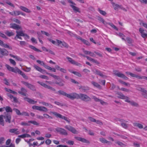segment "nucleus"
<instances>
[{"instance_id":"50","label":"nucleus","mask_w":147,"mask_h":147,"mask_svg":"<svg viewBox=\"0 0 147 147\" xmlns=\"http://www.w3.org/2000/svg\"><path fill=\"white\" fill-rule=\"evenodd\" d=\"M98 11L103 16H105L107 14L106 13L105 11L101 10L100 9H98Z\"/></svg>"},{"instance_id":"6","label":"nucleus","mask_w":147,"mask_h":147,"mask_svg":"<svg viewBox=\"0 0 147 147\" xmlns=\"http://www.w3.org/2000/svg\"><path fill=\"white\" fill-rule=\"evenodd\" d=\"M5 66L9 71H11L16 73H18L19 74L21 71V70L17 67H16L14 68L13 67H11L7 64H6Z\"/></svg>"},{"instance_id":"3","label":"nucleus","mask_w":147,"mask_h":147,"mask_svg":"<svg viewBox=\"0 0 147 147\" xmlns=\"http://www.w3.org/2000/svg\"><path fill=\"white\" fill-rule=\"evenodd\" d=\"M37 83L43 87L50 89L51 91L55 93H57V92L56 91V89L53 87L48 85L43 82H41L39 81L37 82Z\"/></svg>"},{"instance_id":"25","label":"nucleus","mask_w":147,"mask_h":147,"mask_svg":"<svg viewBox=\"0 0 147 147\" xmlns=\"http://www.w3.org/2000/svg\"><path fill=\"white\" fill-rule=\"evenodd\" d=\"M86 57L87 58V59L89 60L90 61H92V62L95 63L96 64H99V63L98 62V61L92 58L91 57H90L88 56H86Z\"/></svg>"},{"instance_id":"62","label":"nucleus","mask_w":147,"mask_h":147,"mask_svg":"<svg viewBox=\"0 0 147 147\" xmlns=\"http://www.w3.org/2000/svg\"><path fill=\"white\" fill-rule=\"evenodd\" d=\"M39 77L45 79L46 80H49V78L47 76H46L45 75H40V76Z\"/></svg>"},{"instance_id":"49","label":"nucleus","mask_w":147,"mask_h":147,"mask_svg":"<svg viewBox=\"0 0 147 147\" xmlns=\"http://www.w3.org/2000/svg\"><path fill=\"white\" fill-rule=\"evenodd\" d=\"M36 62L39 64H40L41 65H43L44 67H45L46 65L43 61H41L40 60H37Z\"/></svg>"},{"instance_id":"24","label":"nucleus","mask_w":147,"mask_h":147,"mask_svg":"<svg viewBox=\"0 0 147 147\" xmlns=\"http://www.w3.org/2000/svg\"><path fill=\"white\" fill-rule=\"evenodd\" d=\"M70 6L72 8L74 11L76 12H78L80 13V10L79 8L78 7L74 6L73 5H70Z\"/></svg>"},{"instance_id":"43","label":"nucleus","mask_w":147,"mask_h":147,"mask_svg":"<svg viewBox=\"0 0 147 147\" xmlns=\"http://www.w3.org/2000/svg\"><path fill=\"white\" fill-rule=\"evenodd\" d=\"M116 143L118 144L119 145L122 147H125L126 146V145L124 144L122 142H121L119 141H117L116 142Z\"/></svg>"},{"instance_id":"29","label":"nucleus","mask_w":147,"mask_h":147,"mask_svg":"<svg viewBox=\"0 0 147 147\" xmlns=\"http://www.w3.org/2000/svg\"><path fill=\"white\" fill-rule=\"evenodd\" d=\"M129 103L133 106L136 107H138L139 106L138 104L134 101H130Z\"/></svg>"},{"instance_id":"14","label":"nucleus","mask_w":147,"mask_h":147,"mask_svg":"<svg viewBox=\"0 0 147 147\" xmlns=\"http://www.w3.org/2000/svg\"><path fill=\"white\" fill-rule=\"evenodd\" d=\"M138 90L142 92V95L144 98L147 99V91L143 88H140Z\"/></svg>"},{"instance_id":"4","label":"nucleus","mask_w":147,"mask_h":147,"mask_svg":"<svg viewBox=\"0 0 147 147\" xmlns=\"http://www.w3.org/2000/svg\"><path fill=\"white\" fill-rule=\"evenodd\" d=\"M113 74L115 76L122 78L125 80H127L128 78L124 74L120 72L119 71L115 70L113 71Z\"/></svg>"},{"instance_id":"1","label":"nucleus","mask_w":147,"mask_h":147,"mask_svg":"<svg viewBox=\"0 0 147 147\" xmlns=\"http://www.w3.org/2000/svg\"><path fill=\"white\" fill-rule=\"evenodd\" d=\"M51 113L55 116L57 118L63 119L68 123H69L70 122V120L66 117L64 116L61 115L55 112H51Z\"/></svg>"},{"instance_id":"5","label":"nucleus","mask_w":147,"mask_h":147,"mask_svg":"<svg viewBox=\"0 0 147 147\" xmlns=\"http://www.w3.org/2000/svg\"><path fill=\"white\" fill-rule=\"evenodd\" d=\"M22 83L30 89L33 91H36V87L34 85L29 83L27 82L24 81H22Z\"/></svg>"},{"instance_id":"32","label":"nucleus","mask_w":147,"mask_h":147,"mask_svg":"<svg viewBox=\"0 0 147 147\" xmlns=\"http://www.w3.org/2000/svg\"><path fill=\"white\" fill-rule=\"evenodd\" d=\"M19 74H20L26 80H28V76H26L24 73L22 71H20Z\"/></svg>"},{"instance_id":"38","label":"nucleus","mask_w":147,"mask_h":147,"mask_svg":"<svg viewBox=\"0 0 147 147\" xmlns=\"http://www.w3.org/2000/svg\"><path fill=\"white\" fill-rule=\"evenodd\" d=\"M47 74L49 75L50 76L52 77L55 79L58 80L59 78V76H57L56 75L50 73H47Z\"/></svg>"},{"instance_id":"13","label":"nucleus","mask_w":147,"mask_h":147,"mask_svg":"<svg viewBox=\"0 0 147 147\" xmlns=\"http://www.w3.org/2000/svg\"><path fill=\"white\" fill-rule=\"evenodd\" d=\"M10 27L14 29L18 30L19 29H22V27L19 25L17 24H10Z\"/></svg>"},{"instance_id":"47","label":"nucleus","mask_w":147,"mask_h":147,"mask_svg":"<svg viewBox=\"0 0 147 147\" xmlns=\"http://www.w3.org/2000/svg\"><path fill=\"white\" fill-rule=\"evenodd\" d=\"M126 39L129 44H131L133 42V40L129 37H127Z\"/></svg>"},{"instance_id":"10","label":"nucleus","mask_w":147,"mask_h":147,"mask_svg":"<svg viewBox=\"0 0 147 147\" xmlns=\"http://www.w3.org/2000/svg\"><path fill=\"white\" fill-rule=\"evenodd\" d=\"M11 115L10 114L7 113L4 116V118L6 122L10 123H11Z\"/></svg>"},{"instance_id":"20","label":"nucleus","mask_w":147,"mask_h":147,"mask_svg":"<svg viewBox=\"0 0 147 147\" xmlns=\"http://www.w3.org/2000/svg\"><path fill=\"white\" fill-rule=\"evenodd\" d=\"M24 99L25 100H26L30 104H34L37 102V101H35L34 100L25 97L24 98Z\"/></svg>"},{"instance_id":"17","label":"nucleus","mask_w":147,"mask_h":147,"mask_svg":"<svg viewBox=\"0 0 147 147\" xmlns=\"http://www.w3.org/2000/svg\"><path fill=\"white\" fill-rule=\"evenodd\" d=\"M118 120L121 121V125L123 128L125 129H127V124L126 123H123V122H127V121H125L123 119H118Z\"/></svg>"},{"instance_id":"2","label":"nucleus","mask_w":147,"mask_h":147,"mask_svg":"<svg viewBox=\"0 0 147 147\" xmlns=\"http://www.w3.org/2000/svg\"><path fill=\"white\" fill-rule=\"evenodd\" d=\"M79 99L86 102H90L92 100L91 98L87 95L82 93L79 94Z\"/></svg>"},{"instance_id":"33","label":"nucleus","mask_w":147,"mask_h":147,"mask_svg":"<svg viewBox=\"0 0 147 147\" xmlns=\"http://www.w3.org/2000/svg\"><path fill=\"white\" fill-rule=\"evenodd\" d=\"M39 111L43 112H47L48 111L46 107L42 106H40Z\"/></svg>"},{"instance_id":"11","label":"nucleus","mask_w":147,"mask_h":147,"mask_svg":"<svg viewBox=\"0 0 147 147\" xmlns=\"http://www.w3.org/2000/svg\"><path fill=\"white\" fill-rule=\"evenodd\" d=\"M93 73L97 75H99L102 78L106 77V76L103 74V73L99 70L96 69H94L92 70Z\"/></svg>"},{"instance_id":"48","label":"nucleus","mask_w":147,"mask_h":147,"mask_svg":"<svg viewBox=\"0 0 147 147\" xmlns=\"http://www.w3.org/2000/svg\"><path fill=\"white\" fill-rule=\"evenodd\" d=\"M133 77H135L139 79H143L144 76H140L134 74Z\"/></svg>"},{"instance_id":"26","label":"nucleus","mask_w":147,"mask_h":147,"mask_svg":"<svg viewBox=\"0 0 147 147\" xmlns=\"http://www.w3.org/2000/svg\"><path fill=\"white\" fill-rule=\"evenodd\" d=\"M57 92V94H58L59 95H61L65 96L67 97V96L68 94L67 93L63 90H59Z\"/></svg>"},{"instance_id":"41","label":"nucleus","mask_w":147,"mask_h":147,"mask_svg":"<svg viewBox=\"0 0 147 147\" xmlns=\"http://www.w3.org/2000/svg\"><path fill=\"white\" fill-rule=\"evenodd\" d=\"M16 33H17L16 35H18L20 36H24V34L23 33L22 31H16Z\"/></svg>"},{"instance_id":"59","label":"nucleus","mask_w":147,"mask_h":147,"mask_svg":"<svg viewBox=\"0 0 147 147\" xmlns=\"http://www.w3.org/2000/svg\"><path fill=\"white\" fill-rule=\"evenodd\" d=\"M10 63L12 64L13 65H16V63L15 61L13 59H9Z\"/></svg>"},{"instance_id":"7","label":"nucleus","mask_w":147,"mask_h":147,"mask_svg":"<svg viewBox=\"0 0 147 147\" xmlns=\"http://www.w3.org/2000/svg\"><path fill=\"white\" fill-rule=\"evenodd\" d=\"M79 94H78L75 92H73L70 94H67V97L72 100L75 99H79Z\"/></svg>"},{"instance_id":"52","label":"nucleus","mask_w":147,"mask_h":147,"mask_svg":"<svg viewBox=\"0 0 147 147\" xmlns=\"http://www.w3.org/2000/svg\"><path fill=\"white\" fill-rule=\"evenodd\" d=\"M123 99H125V101L128 103H129L130 100L129 98L127 96H125Z\"/></svg>"},{"instance_id":"30","label":"nucleus","mask_w":147,"mask_h":147,"mask_svg":"<svg viewBox=\"0 0 147 147\" xmlns=\"http://www.w3.org/2000/svg\"><path fill=\"white\" fill-rule=\"evenodd\" d=\"M91 84H93L95 87H96L98 88H99L100 89L101 88V86H100L96 82H95L94 81H92L91 82Z\"/></svg>"},{"instance_id":"36","label":"nucleus","mask_w":147,"mask_h":147,"mask_svg":"<svg viewBox=\"0 0 147 147\" xmlns=\"http://www.w3.org/2000/svg\"><path fill=\"white\" fill-rule=\"evenodd\" d=\"M29 47L31 49H32L34 50V51H37V52H41V51L37 49L35 47L33 46L32 45H29Z\"/></svg>"},{"instance_id":"54","label":"nucleus","mask_w":147,"mask_h":147,"mask_svg":"<svg viewBox=\"0 0 147 147\" xmlns=\"http://www.w3.org/2000/svg\"><path fill=\"white\" fill-rule=\"evenodd\" d=\"M73 74L79 77H81L82 76V75L80 73L77 71H75L73 73Z\"/></svg>"},{"instance_id":"53","label":"nucleus","mask_w":147,"mask_h":147,"mask_svg":"<svg viewBox=\"0 0 147 147\" xmlns=\"http://www.w3.org/2000/svg\"><path fill=\"white\" fill-rule=\"evenodd\" d=\"M54 103L56 105L61 106H65L64 104L55 101Z\"/></svg>"},{"instance_id":"51","label":"nucleus","mask_w":147,"mask_h":147,"mask_svg":"<svg viewBox=\"0 0 147 147\" xmlns=\"http://www.w3.org/2000/svg\"><path fill=\"white\" fill-rule=\"evenodd\" d=\"M13 110L15 111L17 115H21V113H20V111L18 109L14 108L13 109Z\"/></svg>"},{"instance_id":"42","label":"nucleus","mask_w":147,"mask_h":147,"mask_svg":"<svg viewBox=\"0 0 147 147\" xmlns=\"http://www.w3.org/2000/svg\"><path fill=\"white\" fill-rule=\"evenodd\" d=\"M134 126L138 127L140 129H142L143 128V125L141 124L136 123H134Z\"/></svg>"},{"instance_id":"27","label":"nucleus","mask_w":147,"mask_h":147,"mask_svg":"<svg viewBox=\"0 0 147 147\" xmlns=\"http://www.w3.org/2000/svg\"><path fill=\"white\" fill-rule=\"evenodd\" d=\"M4 116L3 115H0V124L2 126H4L5 122L3 120Z\"/></svg>"},{"instance_id":"60","label":"nucleus","mask_w":147,"mask_h":147,"mask_svg":"<svg viewBox=\"0 0 147 147\" xmlns=\"http://www.w3.org/2000/svg\"><path fill=\"white\" fill-rule=\"evenodd\" d=\"M21 11H14V14L15 16H18L20 14Z\"/></svg>"},{"instance_id":"8","label":"nucleus","mask_w":147,"mask_h":147,"mask_svg":"<svg viewBox=\"0 0 147 147\" xmlns=\"http://www.w3.org/2000/svg\"><path fill=\"white\" fill-rule=\"evenodd\" d=\"M64 127L74 134H77L79 133L78 131L76 130L74 128L70 125H66Z\"/></svg>"},{"instance_id":"28","label":"nucleus","mask_w":147,"mask_h":147,"mask_svg":"<svg viewBox=\"0 0 147 147\" xmlns=\"http://www.w3.org/2000/svg\"><path fill=\"white\" fill-rule=\"evenodd\" d=\"M18 129H12L9 130V132L11 133H15L17 134H19V132L18 131H16Z\"/></svg>"},{"instance_id":"45","label":"nucleus","mask_w":147,"mask_h":147,"mask_svg":"<svg viewBox=\"0 0 147 147\" xmlns=\"http://www.w3.org/2000/svg\"><path fill=\"white\" fill-rule=\"evenodd\" d=\"M99 140L102 143H107L108 142L105 139L103 138H100Z\"/></svg>"},{"instance_id":"37","label":"nucleus","mask_w":147,"mask_h":147,"mask_svg":"<svg viewBox=\"0 0 147 147\" xmlns=\"http://www.w3.org/2000/svg\"><path fill=\"white\" fill-rule=\"evenodd\" d=\"M112 4L113 7L115 10H116L118 8H119V5L115 4V3L113 2H112Z\"/></svg>"},{"instance_id":"31","label":"nucleus","mask_w":147,"mask_h":147,"mask_svg":"<svg viewBox=\"0 0 147 147\" xmlns=\"http://www.w3.org/2000/svg\"><path fill=\"white\" fill-rule=\"evenodd\" d=\"M5 33L8 36H11L14 35V33L12 32H9L8 31H6Z\"/></svg>"},{"instance_id":"61","label":"nucleus","mask_w":147,"mask_h":147,"mask_svg":"<svg viewBox=\"0 0 147 147\" xmlns=\"http://www.w3.org/2000/svg\"><path fill=\"white\" fill-rule=\"evenodd\" d=\"M92 98L96 102H98L100 99L97 98L95 96H92Z\"/></svg>"},{"instance_id":"21","label":"nucleus","mask_w":147,"mask_h":147,"mask_svg":"<svg viewBox=\"0 0 147 147\" xmlns=\"http://www.w3.org/2000/svg\"><path fill=\"white\" fill-rule=\"evenodd\" d=\"M19 8L22 11L27 13H30L31 12L30 10L25 7L22 6H20V7Z\"/></svg>"},{"instance_id":"23","label":"nucleus","mask_w":147,"mask_h":147,"mask_svg":"<svg viewBox=\"0 0 147 147\" xmlns=\"http://www.w3.org/2000/svg\"><path fill=\"white\" fill-rule=\"evenodd\" d=\"M116 94L118 95L117 97L119 98L123 99L125 96L121 92H117Z\"/></svg>"},{"instance_id":"39","label":"nucleus","mask_w":147,"mask_h":147,"mask_svg":"<svg viewBox=\"0 0 147 147\" xmlns=\"http://www.w3.org/2000/svg\"><path fill=\"white\" fill-rule=\"evenodd\" d=\"M28 123L33 124L34 125H39V123L35 121H28Z\"/></svg>"},{"instance_id":"57","label":"nucleus","mask_w":147,"mask_h":147,"mask_svg":"<svg viewBox=\"0 0 147 147\" xmlns=\"http://www.w3.org/2000/svg\"><path fill=\"white\" fill-rule=\"evenodd\" d=\"M98 19L100 22H102L103 24H105V20L104 19L101 17L98 16Z\"/></svg>"},{"instance_id":"18","label":"nucleus","mask_w":147,"mask_h":147,"mask_svg":"<svg viewBox=\"0 0 147 147\" xmlns=\"http://www.w3.org/2000/svg\"><path fill=\"white\" fill-rule=\"evenodd\" d=\"M34 67V68L36 69L38 71H39L42 73H45L46 72V71L44 69H42L40 67H39L37 65H34L33 66Z\"/></svg>"},{"instance_id":"46","label":"nucleus","mask_w":147,"mask_h":147,"mask_svg":"<svg viewBox=\"0 0 147 147\" xmlns=\"http://www.w3.org/2000/svg\"><path fill=\"white\" fill-rule=\"evenodd\" d=\"M81 41L87 45H90L89 42L88 41H87L84 39H83Z\"/></svg>"},{"instance_id":"58","label":"nucleus","mask_w":147,"mask_h":147,"mask_svg":"<svg viewBox=\"0 0 147 147\" xmlns=\"http://www.w3.org/2000/svg\"><path fill=\"white\" fill-rule=\"evenodd\" d=\"M3 81L4 84L8 86L9 85V83L8 82V80L6 79L5 78L4 79Z\"/></svg>"},{"instance_id":"22","label":"nucleus","mask_w":147,"mask_h":147,"mask_svg":"<svg viewBox=\"0 0 147 147\" xmlns=\"http://www.w3.org/2000/svg\"><path fill=\"white\" fill-rule=\"evenodd\" d=\"M79 89L81 90L83 92H85L89 90V88L88 86H81L79 87Z\"/></svg>"},{"instance_id":"63","label":"nucleus","mask_w":147,"mask_h":147,"mask_svg":"<svg viewBox=\"0 0 147 147\" xmlns=\"http://www.w3.org/2000/svg\"><path fill=\"white\" fill-rule=\"evenodd\" d=\"M21 115L27 116H29L28 113L26 112H23L21 113Z\"/></svg>"},{"instance_id":"64","label":"nucleus","mask_w":147,"mask_h":147,"mask_svg":"<svg viewBox=\"0 0 147 147\" xmlns=\"http://www.w3.org/2000/svg\"><path fill=\"white\" fill-rule=\"evenodd\" d=\"M0 36L1 37L5 38L6 39H7L8 38L6 36L3 34L2 33H1L0 32Z\"/></svg>"},{"instance_id":"16","label":"nucleus","mask_w":147,"mask_h":147,"mask_svg":"<svg viewBox=\"0 0 147 147\" xmlns=\"http://www.w3.org/2000/svg\"><path fill=\"white\" fill-rule=\"evenodd\" d=\"M27 92V91L23 87L21 88L20 91H19L18 92L19 93L24 96H26Z\"/></svg>"},{"instance_id":"12","label":"nucleus","mask_w":147,"mask_h":147,"mask_svg":"<svg viewBox=\"0 0 147 147\" xmlns=\"http://www.w3.org/2000/svg\"><path fill=\"white\" fill-rule=\"evenodd\" d=\"M74 138L77 140L81 141L82 142L88 144L90 143V142L88 140H86L85 138L77 136H75Z\"/></svg>"},{"instance_id":"55","label":"nucleus","mask_w":147,"mask_h":147,"mask_svg":"<svg viewBox=\"0 0 147 147\" xmlns=\"http://www.w3.org/2000/svg\"><path fill=\"white\" fill-rule=\"evenodd\" d=\"M139 31L141 34V36H142V34H144L145 33L144 32V30L142 28H140L139 29Z\"/></svg>"},{"instance_id":"35","label":"nucleus","mask_w":147,"mask_h":147,"mask_svg":"<svg viewBox=\"0 0 147 147\" xmlns=\"http://www.w3.org/2000/svg\"><path fill=\"white\" fill-rule=\"evenodd\" d=\"M4 109H5V111L7 113L9 112H12V109L9 106H7L5 107H4Z\"/></svg>"},{"instance_id":"34","label":"nucleus","mask_w":147,"mask_h":147,"mask_svg":"<svg viewBox=\"0 0 147 147\" xmlns=\"http://www.w3.org/2000/svg\"><path fill=\"white\" fill-rule=\"evenodd\" d=\"M66 58L67 59L68 61L71 63L74 64L75 61V60L72 58L69 57H67Z\"/></svg>"},{"instance_id":"19","label":"nucleus","mask_w":147,"mask_h":147,"mask_svg":"<svg viewBox=\"0 0 147 147\" xmlns=\"http://www.w3.org/2000/svg\"><path fill=\"white\" fill-rule=\"evenodd\" d=\"M0 45L5 48H7L10 49H12L11 47H10L7 44L4 43L3 42L0 40Z\"/></svg>"},{"instance_id":"15","label":"nucleus","mask_w":147,"mask_h":147,"mask_svg":"<svg viewBox=\"0 0 147 147\" xmlns=\"http://www.w3.org/2000/svg\"><path fill=\"white\" fill-rule=\"evenodd\" d=\"M0 53L3 56H7L8 55V52L5 49L0 48Z\"/></svg>"},{"instance_id":"9","label":"nucleus","mask_w":147,"mask_h":147,"mask_svg":"<svg viewBox=\"0 0 147 147\" xmlns=\"http://www.w3.org/2000/svg\"><path fill=\"white\" fill-rule=\"evenodd\" d=\"M55 130L61 135L65 136H67L68 135L67 131L63 128L57 127L55 129Z\"/></svg>"},{"instance_id":"40","label":"nucleus","mask_w":147,"mask_h":147,"mask_svg":"<svg viewBox=\"0 0 147 147\" xmlns=\"http://www.w3.org/2000/svg\"><path fill=\"white\" fill-rule=\"evenodd\" d=\"M118 81L119 82H120L121 84H124L126 86H130V84L129 83H126L125 82L120 80H118Z\"/></svg>"},{"instance_id":"44","label":"nucleus","mask_w":147,"mask_h":147,"mask_svg":"<svg viewBox=\"0 0 147 147\" xmlns=\"http://www.w3.org/2000/svg\"><path fill=\"white\" fill-rule=\"evenodd\" d=\"M5 140V138L3 137L0 138V146H1L4 143Z\"/></svg>"},{"instance_id":"56","label":"nucleus","mask_w":147,"mask_h":147,"mask_svg":"<svg viewBox=\"0 0 147 147\" xmlns=\"http://www.w3.org/2000/svg\"><path fill=\"white\" fill-rule=\"evenodd\" d=\"M120 89L121 90L127 92H129L130 91L129 90L124 88H122Z\"/></svg>"}]
</instances>
